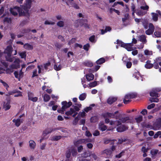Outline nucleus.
Listing matches in <instances>:
<instances>
[{"mask_svg": "<svg viewBox=\"0 0 161 161\" xmlns=\"http://www.w3.org/2000/svg\"><path fill=\"white\" fill-rule=\"evenodd\" d=\"M13 51V48L11 45L7 46L6 48L5 49L4 53L7 54L5 56L7 61L11 62L13 61L14 57H11Z\"/></svg>", "mask_w": 161, "mask_h": 161, "instance_id": "obj_1", "label": "nucleus"}, {"mask_svg": "<svg viewBox=\"0 0 161 161\" xmlns=\"http://www.w3.org/2000/svg\"><path fill=\"white\" fill-rule=\"evenodd\" d=\"M10 13L14 16L18 15V13H19V16H24V11L22 8L16 6L13 8H10Z\"/></svg>", "mask_w": 161, "mask_h": 161, "instance_id": "obj_2", "label": "nucleus"}, {"mask_svg": "<svg viewBox=\"0 0 161 161\" xmlns=\"http://www.w3.org/2000/svg\"><path fill=\"white\" fill-rule=\"evenodd\" d=\"M61 104L62 105V108L60 109H58L57 111L59 113L64 114V111L72 105V103L70 101L67 102L66 101H64L62 102Z\"/></svg>", "mask_w": 161, "mask_h": 161, "instance_id": "obj_3", "label": "nucleus"}, {"mask_svg": "<svg viewBox=\"0 0 161 161\" xmlns=\"http://www.w3.org/2000/svg\"><path fill=\"white\" fill-rule=\"evenodd\" d=\"M118 113L119 111H117L115 112L114 113L107 112L103 114L102 115L104 118L111 117L112 118H115L116 119H118L121 116V114H118Z\"/></svg>", "mask_w": 161, "mask_h": 161, "instance_id": "obj_4", "label": "nucleus"}, {"mask_svg": "<svg viewBox=\"0 0 161 161\" xmlns=\"http://www.w3.org/2000/svg\"><path fill=\"white\" fill-rule=\"evenodd\" d=\"M31 5L25 4L23 7V9L25 11V12H24V16H26L28 19H29L30 17L29 10L31 8Z\"/></svg>", "mask_w": 161, "mask_h": 161, "instance_id": "obj_5", "label": "nucleus"}, {"mask_svg": "<svg viewBox=\"0 0 161 161\" xmlns=\"http://www.w3.org/2000/svg\"><path fill=\"white\" fill-rule=\"evenodd\" d=\"M154 27L153 24L150 23L149 25V29L145 31V33L147 35H151L154 31Z\"/></svg>", "mask_w": 161, "mask_h": 161, "instance_id": "obj_6", "label": "nucleus"}, {"mask_svg": "<svg viewBox=\"0 0 161 161\" xmlns=\"http://www.w3.org/2000/svg\"><path fill=\"white\" fill-rule=\"evenodd\" d=\"M55 131V129L54 128H47L45 130L43 131L42 133V136L43 137H45L47 135L51 133L53 131Z\"/></svg>", "mask_w": 161, "mask_h": 161, "instance_id": "obj_7", "label": "nucleus"}, {"mask_svg": "<svg viewBox=\"0 0 161 161\" xmlns=\"http://www.w3.org/2000/svg\"><path fill=\"white\" fill-rule=\"evenodd\" d=\"M122 45V47L125 48L128 51H130L133 50L132 47L133 46V44L132 43H124Z\"/></svg>", "mask_w": 161, "mask_h": 161, "instance_id": "obj_8", "label": "nucleus"}, {"mask_svg": "<svg viewBox=\"0 0 161 161\" xmlns=\"http://www.w3.org/2000/svg\"><path fill=\"white\" fill-rule=\"evenodd\" d=\"M128 129V127L121 124L117 127L116 130L118 132H122L127 130Z\"/></svg>", "mask_w": 161, "mask_h": 161, "instance_id": "obj_9", "label": "nucleus"}, {"mask_svg": "<svg viewBox=\"0 0 161 161\" xmlns=\"http://www.w3.org/2000/svg\"><path fill=\"white\" fill-rule=\"evenodd\" d=\"M121 124V122L119 120H111L110 122V125L112 126L114 128H115L117 126L118 127Z\"/></svg>", "mask_w": 161, "mask_h": 161, "instance_id": "obj_10", "label": "nucleus"}, {"mask_svg": "<svg viewBox=\"0 0 161 161\" xmlns=\"http://www.w3.org/2000/svg\"><path fill=\"white\" fill-rule=\"evenodd\" d=\"M117 100V98L115 97H109L107 100V103L109 104H111Z\"/></svg>", "mask_w": 161, "mask_h": 161, "instance_id": "obj_11", "label": "nucleus"}, {"mask_svg": "<svg viewBox=\"0 0 161 161\" xmlns=\"http://www.w3.org/2000/svg\"><path fill=\"white\" fill-rule=\"evenodd\" d=\"M153 64L151 63V61L147 60L145 65V67L147 69H150L153 67Z\"/></svg>", "mask_w": 161, "mask_h": 161, "instance_id": "obj_12", "label": "nucleus"}, {"mask_svg": "<svg viewBox=\"0 0 161 161\" xmlns=\"http://www.w3.org/2000/svg\"><path fill=\"white\" fill-rule=\"evenodd\" d=\"M12 121L15 123V125L16 126L19 127L21 124L23 123V120L20 119H14Z\"/></svg>", "mask_w": 161, "mask_h": 161, "instance_id": "obj_13", "label": "nucleus"}, {"mask_svg": "<svg viewBox=\"0 0 161 161\" xmlns=\"http://www.w3.org/2000/svg\"><path fill=\"white\" fill-rule=\"evenodd\" d=\"M154 126L156 128L160 129L161 128V118L158 119L154 124Z\"/></svg>", "mask_w": 161, "mask_h": 161, "instance_id": "obj_14", "label": "nucleus"}, {"mask_svg": "<svg viewBox=\"0 0 161 161\" xmlns=\"http://www.w3.org/2000/svg\"><path fill=\"white\" fill-rule=\"evenodd\" d=\"M136 95L134 93H129L126 95L125 96V99H130L135 98Z\"/></svg>", "mask_w": 161, "mask_h": 161, "instance_id": "obj_15", "label": "nucleus"}, {"mask_svg": "<svg viewBox=\"0 0 161 161\" xmlns=\"http://www.w3.org/2000/svg\"><path fill=\"white\" fill-rule=\"evenodd\" d=\"M138 57L139 59L142 62H144L147 59V56H145L142 54H139L138 55Z\"/></svg>", "mask_w": 161, "mask_h": 161, "instance_id": "obj_16", "label": "nucleus"}, {"mask_svg": "<svg viewBox=\"0 0 161 161\" xmlns=\"http://www.w3.org/2000/svg\"><path fill=\"white\" fill-rule=\"evenodd\" d=\"M75 105H77L76 106H74L73 105L72 107H73V109L75 110V112H78L80 110V108H81L82 105L80 104H78L77 103H76L75 104Z\"/></svg>", "mask_w": 161, "mask_h": 161, "instance_id": "obj_17", "label": "nucleus"}, {"mask_svg": "<svg viewBox=\"0 0 161 161\" xmlns=\"http://www.w3.org/2000/svg\"><path fill=\"white\" fill-rule=\"evenodd\" d=\"M85 142V139H80L74 142V144L76 147H78L79 144L84 143Z\"/></svg>", "mask_w": 161, "mask_h": 161, "instance_id": "obj_18", "label": "nucleus"}, {"mask_svg": "<svg viewBox=\"0 0 161 161\" xmlns=\"http://www.w3.org/2000/svg\"><path fill=\"white\" fill-rule=\"evenodd\" d=\"M99 129L102 131H104L107 129V126L103 124L100 123L99 124Z\"/></svg>", "mask_w": 161, "mask_h": 161, "instance_id": "obj_19", "label": "nucleus"}, {"mask_svg": "<svg viewBox=\"0 0 161 161\" xmlns=\"http://www.w3.org/2000/svg\"><path fill=\"white\" fill-rule=\"evenodd\" d=\"M86 78L88 81L93 80L94 78V75L92 73L87 74L86 75Z\"/></svg>", "mask_w": 161, "mask_h": 161, "instance_id": "obj_20", "label": "nucleus"}, {"mask_svg": "<svg viewBox=\"0 0 161 161\" xmlns=\"http://www.w3.org/2000/svg\"><path fill=\"white\" fill-rule=\"evenodd\" d=\"M24 47L27 50H31L33 49V46L28 43H25L24 45Z\"/></svg>", "mask_w": 161, "mask_h": 161, "instance_id": "obj_21", "label": "nucleus"}, {"mask_svg": "<svg viewBox=\"0 0 161 161\" xmlns=\"http://www.w3.org/2000/svg\"><path fill=\"white\" fill-rule=\"evenodd\" d=\"M29 146L31 149H34L36 147V144L35 142L32 140H31L29 141Z\"/></svg>", "mask_w": 161, "mask_h": 161, "instance_id": "obj_22", "label": "nucleus"}, {"mask_svg": "<svg viewBox=\"0 0 161 161\" xmlns=\"http://www.w3.org/2000/svg\"><path fill=\"white\" fill-rule=\"evenodd\" d=\"M71 151L70 149H69L67 150L65 153V156L66 158H67V159L66 160V161H69V158H70L71 156Z\"/></svg>", "mask_w": 161, "mask_h": 161, "instance_id": "obj_23", "label": "nucleus"}, {"mask_svg": "<svg viewBox=\"0 0 161 161\" xmlns=\"http://www.w3.org/2000/svg\"><path fill=\"white\" fill-rule=\"evenodd\" d=\"M86 97V93H83L80 94L79 97V100L80 101L84 100Z\"/></svg>", "mask_w": 161, "mask_h": 161, "instance_id": "obj_24", "label": "nucleus"}, {"mask_svg": "<svg viewBox=\"0 0 161 161\" xmlns=\"http://www.w3.org/2000/svg\"><path fill=\"white\" fill-rule=\"evenodd\" d=\"M105 61V58H102L97 60L96 61V63L97 64H101L104 63Z\"/></svg>", "mask_w": 161, "mask_h": 161, "instance_id": "obj_25", "label": "nucleus"}, {"mask_svg": "<svg viewBox=\"0 0 161 161\" xmlns=\"http://www.w3.org/2000/svg\"><path fill=\"white\" fill-rule=\"evenodd\" d=\"M129 120L130 118L128 116L122 117L120 119H119L120 121H121L123 123H125Z\"/></svg>", "mask_w": 161, "mask_h": 161, "instance_id": "obj_26", "label": "nucleus"}, {"mask_svg": "<svg viewBox=\"0 0 161 161\" xmlns=\"http://www.w3.org/2000/svg\"><path fill=\"white\" fill-rule=\"evenodd\" d=\"M75 111L73 108H71L70 110L69 111H66L65 114L67 116L71 115L74 113H75Z\"/></svg>", "mask_w": 161, "mask_h": 161, "instance_id": "obj_27", "label": "nucleus"}, {"mask_svg": "<svg viewBox=\"0 0 161 161\" xmlns=\"http://www.w3.org/2000/svg\"><path fill=\"white\" fill-rule=\"evenodd\" d=\"M10 103L9 101H8L6 104L4 105V108H5V111H7L10 108L11 106Z\"/></svg>", "mask_w": 161, "mask_h": 161, "instance_id": "obj_28", "label": "nucleus"}, {"mask_svg": "<svg viewBox=\"0 0 161 161\" xmlns=\"http://www.w3.org/2000/svg\"><path fill=\"white\" fill-rule=\"evenodd\" d=\"M50 98L51 97L50 96L47 94H45L44 95L43 100L45 102H47L50 99Z\"/></svg>", "mask_w": 161, "mask_h": 161, "instance_id": "obj_29", "label": "nucleus"}, {"mask_svg": "<svg viewBox=\"0 0 161 161\" xmlns=\"http://www.w3.org/2000/svg\"><path fill=\"white\" fill-rule=\"evenodd\" d=\"M62 136H53L52 138V140L53 141H58L60 140Z\"/></svg>", "mask_w": 161, "mask_h": 161, "instance_id": "obj_30", "label": "nucleus"}, {"mask_svg": "<svg viewBox=\"0 0 161 161\" xmlns=\"http://www.w3.org/2000/svg\"><path fill=\"white\" fill-rule=\"evenodd\" d=\"M152 17H153V21H156L158 20V14H156L155 13H152Z\"/></svg>", "mask_w": 161, "mask_h": 161, "instance_id": "obj_31", "label": "nucleus"}, {"mask_svg": "<svg viewBox=\"0 0 161 161\" xmlns=\"http://www.w3.org/2000/svg\"><path fill=\"white\" fill-rule=\"evenodd\" d=\"M158 93H156L154 91H152L150 93V95L151 97H158Z\"/></svg>", "mask_w": 161, "mask_h": 161, "instance_id": "obj_32", "label": "nucleus"}, {"mask_svg": "<svg viewBox=\"0 0 161 161\" xmlns=\"http://www.w3.org/2000/svg\"><path fill=\"white\" fill-rule=\"evenodd\" d=\"M98 120V117L97 116L92 117L90 119L91 122L92 123H95Z\"/></svg>", "mask_w": 161, "mask_h": 161, "instance_id": "obj_33", "label": "nucleus"}, {"mask_svg": "<svg viewBox=\"0 0 161 161\" xmlns=\"http://www.w3.org/2000/svg\"><path fill=\"white\" fill-rule=\"evenodd\" d=\"M70 151L72 156L73 157H75L77 154L76 150L75 148H72L71 149H70Z\"/></svg>", "mask_w": 161, "mask_h": 161, "instance_id": "obj_34", "label": "nucleus"}, {"mask_svg": "<svg viewBox=\"0 0 161 161\" xmlns=\"http://www.w3.org/2000/svg\"><path fill=\"white\" fill-rule=\"evenodd\" d=\"M140 40L143 42H146V37L144 35H142L140 37Z\"/></svg>", "mask_w": 161, "mask_h": 161, "instance_id": "obj_35", "label": "nucleus"}, {"mask_svg": "<svg viewBox=\"0 0 161 161\" xmlns=\"http://www.w3.org/2000/svg\"><path fill=\"white\" fill-rule=\"evenodd\" d=\"M124 18H122V21L123 22H125L126 20H128L129 19V14L128 13H126L124 15Z\"/></svg>", "mask_w": 161, "mask_h": 161, "instance_id": "obj_36", "label": "nucleus"}, {"mask_svg": "<svg viewBox=\"0 0 161 161\" xmlns=\"http://www.w3.org/2000/svg\"><path fill=\"white\" fill-rule=\"evenodd\" d=\"M98 82H99L94 81L93 82L89 84V86L91 87H95L97 85Z\"/></svg>", "mask_w": 161, "mask_h": 161, "instance_id": "obj_37", "label": "nucleus"}, {"mask_svg": "<svg viewBox=\"0 0 161 161\" xmlns=\"http://www.w3.org/2000/svg\"><path fill=\"white\" fill-rule=\"evenodd\" d=\"M149 101L151 103L152 102H156L157 103L159 102V100L157 97L153 98L150 97L149 99Z\"/></svg>", "mask_w": 161, "mask_h": 161, "instance_id": "obj_38", "label": "nucleus"}, {"mask_svg": "<svg viewBox=\"0 0 161 161\" xmlns=\"http://www.w3.org/2000/svg\"><path fill=\"white\" fill-rule=\"evenodd\" d=\"M57 25L60 27H63L64 25V22L63 21L60 20L57 23Z\"/></svg>", "mask_w": 161, "mask_h": 161, "instance_id": "obj_39", "label": "nucleus"}, {"mask_svg": "<svg viewBox=\"0 0 161 161\" xmlns=\"http://www.w3.org/2000/svg\"><path fill=\"white\" fill-rule=\"evenodd\" d=\"M6 71V74H10L11 73H12L14 71V70H13V69H11L10 67V68H6V69L5 70Z\"/></svg>", "mask_w": 161, "mask_h": 161, "instance_id": "obj_40", "label": "nucleus"}, {"mask_svg": "<svg viewBox=\"0 0 161 161\" xmlns=\"http://www.w3.org/2000/svg\"><path fill=\"white\" fill-rule=\"evenodd\" d=\"M154 35L157 37H161V31H155L154 32Z\"/></svg>", "mask_w": 161, "mask_h": 161, "instance_id": "obj_41", "label": "nucleus"}, {"mask_svg": "<svg viewBox=\"0 0 161 161\" xmlns=\"http://www.w3.org/2000/svg\"><path fill=\"white\" fill-rule=\"evenodd\" d=\"M62 66L60 64L58 66L56 64H55L54 65V69L57 70L59 71L61 69Z\"/></svg>", "mask_w": 161, "mask_h": 161, "instance_id": "obj_42", "label": "nucleus"}, {"mask_svg": "<svg viewBox=\"0 0 161 161\" xmlns=\"http://www.w3.org/2000/svg\"><path fill=\"white\" fill-rule=\"evenodd\" d=\"M113 11H114L118 15H119L120 14V12L118 10L115 9L114 8H111L110 9V13H112Z\"/></svg>", "mask_w": 161, "mask_h": 161, "instance_id": "obj_43", "label": "nucleus"}, {"mask_svg": "<svg viewBox=\"0 0 161 161\" xmlns=\"http://www.w3.org/2000/svg\"><path fill=\"white\" fill-rule=\"evenodd\" d=\"M79 119L78 116L75 117L73 121V125H76L77 124Z\"/></svg>", "mask_w": 161, "mask_h": 161, "instance_id": "obj_44", "label": "nucleus"}, {"mask_svg": "<svg viewBox=\"0 0 161 161\" xmlns=\"http://www.w3.org/2000/svg\"><path fill=\"white\" fill-rule=\"evenodd\" d=\"M81 156L84 158H86L90 156V155H89L88 153L86 151H85L81 154Z\"/></svg>", "mask_w": 161, "mask_h": 161, "instance_id": "obj_45", "label": "nucleus"}, {"mask_svg": "<svg viewBox=\"0 0 161 161\" xmlns=\"http://www.w3.org/2000/svg\"><path fill=\"white\" fill-rule=\"evenodd\" d=\"M14 75L15 77L16 78H17L19 81H20V80L21 78L20 77V76H19L18 72L17 71H15L14 72Z\"/></svg>", "mask_w": 161, "mask_h": 161, "instance_id": "obj_46", "label": "nucleus"}, {"mask_svg": "<svg viewBox=\"0 0 161 161\" xmlns=\"http://www.w3.org/2000/svg\"><path fill=\"white\" fill-rule=\"evenodd\" d=\"M90 47V45L89 43H87L83 46V49L86 51H88L89 48Z\"/></svg>", "mask_w": 161, "mask_h": 161, "instance_id": "obj_47", "label": "nucleus"}, {"mask_svg": "<svg viewBox=\"0 0 161 161\" xmlns=\"http://www.w3.org/2000/svg\"><path fill=\"white\" fill-rule=\"evenodd\" d=\"M76 41V39L75 38H72L68 42V45H71L72 44L75 43Z\"/></svg>", "mask_w": 161, "mask_h": 161, "instance_id": "obj_48", "label": "nucleus"}, {"mask_svg": "<svg viewBox=\"0 0 161 161\" xmlns=\"http://www.w3.org/2000/svg\"><path fill=\"white\" fill-rule=\"evenodd\" d=\"M55 47L58 49L61 48L63 46V45L59 43H56L55 44Z\"/></svg>", "mask_w": 161, "mask_h": 161, "instance_id": "obj_49", "label": "nucleus"}, {"mask_svg": "<svg viewBox=\"0 0 161 161\" xmlns=\"http://www.w3.org/2000/svg\"><path fill=\"white\" fill-rule=\"evenodd\" d=\"M144 54L146 55H150L153 54L152 51H149L148 50H146L144 51Z\"/></svg>", "mask_w": 161, "mask_h": 161, "instance_id": "obj_50", "label": "nucleus"}, {"mask_svg": "<svg viewBox=\"0 0 161 161\" xmlns=\"http://www.w3.org/2000/svg\"><path fill=\"white\" fill-rule=\"evenodd\" d=\"M148 148H146L145 147L143 146L141 149V151L143 153H147L148 150Z\"/></svg>", "mask_w": 161, "mask_h": 161, "instance_id": "obj_51", "label": "nucleus"}, {"mask_svg": "<svg viewBox=\"0 0 161 161\" xmlns=\"http://www.w3.org/2000/svg\"><path fill=\"white\" fill-rule=\"evenodd\" d=\"M85 65L87 67H92L93 66V64L91 62H87L85 63Z\"/></svg>", "mask_w": 161, "mask_h": 161, "instance_id": "obj_52", "label": "nucleus"}, {"mask_svg": "<svg viewBox=\"0 0 161 161\" xmlns=\"http://www.w3.org/2000/svg\"><path fill=\"white\" fill-rule=\"evenodd\" d=\"M29 100L32 101L33 102H36L38 100V98L36 97H29Z\"/></svg>", "mask_w": 161, "mask_h": 161, "instance_id": "obj_53", "label": "nucleus"}, {"mask_svg": "<svg viewBox=\"0 0 161 161\" xmlns=\"http://www.w3.org/2000/svg\"><path fill=\"white\" fill-rule=\"evenodd\" d=\"M125 153V151H123L121 152L120 153L116 155L115 157L117 158H120L122 155H124Z\"/></svg>", "mask_w": 161, "mask_h": 161, "instance_id": "obj_54", "label": "nucleus"}, {"mask_svg": "<svg viewBox=\"0 0 161 161\" xmlns=\"http://www.w3.org/2000/svg\"><path fill=\"white\" fill-rule=\"evenodd\" d=\"M31 31L29 29H25L22 31V32L23 34L28 33Z\"/></svg>", "mask_w": 161, "mask_h": 161, "instance_id": "obj_55", "label": "nucleus"}, {"mask_svg": "<svg viewBox=\"0 0 161 161\" xmlns=\"http://www.w3.org/2000/svg\"><path fill=\"white\" fill-rule=\"evenodd\" d=\"M20 56L22 58H25L26 57V53L25 52L21 53L19 54Z\"/></svg>", "mask_w": 161, "mask_h": 161, "instance_id": "obj_56", "label": "nucleus"}, {"mask_svg": "<svg viewBox=\"0 0 161 161\" xmlns=\"http://www.w3.org/2000/svg\"><path fill=\"white\" fill-rule=\"evenodd\" d=\"M142 116H140L139 117L136 118V120L138 123L142 121Z\"/></svg>", "mask_w": 161, "mask_h": 161, "instance_id": "obj_57", "label": "nucleus"}, {"mask_svg": "<svg viewBox=\"0 0 161 161\" xmlns=\"http://www.w3.org/2000/svg\"><path fill=\"white\" fill-rule=\"evenodd\" d=\"M105 153L108 155H110L112 151L109 149H107L105 150Z\"/></svg>", "mask_w": 161, "mask_h": 161, "instance_id": "obj_58", "label": "nucleus"}, {"mask_svg": "<svg viewBox=\"0 0 161 161\" xmlns=\"http://www.w3.org/2000/svg\"><path fill=\"white\" fill-rule=\"evenodd\" d=\"M155 104L154 103H152L151 104L148 105L147 107V108L148 109H150L154 107Z\"/></svg>", "mask_w": 161, "mask_h": 161, "instance_id": "obj_59", "label": "nucleus"}, {"mask_svg": "<svg viewBox=\"0 0 161 161\" xmlns=\"http://www.w3.org/2000/svg\"><path fill=\"white\" fill-rule=\"evenodd\" d=\"M149 6L147 5H146L145 6H141L140 7V8L142 9H143L144 10H148L149 9Z\"/></svg>", "mask_w": 161, "mask_h": 161, "instance_id": "obj_60", "label": "nucleus"}, {"mask_svg": "<svg viewBox=\"0 0 161 161\" xmlns=\"http://www.w3.org/2000/svg\"><path fill=\"white\" fill-rule=\"evenodd\" d=\"M93 135L95 136H98L100 135V132L97 130H95L93 133Z\"/></svg>", "mask_w": 161, "mask_h": 161, "instance_id": "obj_61", "label": "nucleus"}, {"mask_svg": "<svg viewBox=\"0 0 161 161\" xmlns=\"http://www.w3.org/2000/svg\"><path fill=\"white\" fill-rule=\"evenodd\" d=\"M17 93V94L14 95V97H19L22 96V92H21L19 91V92Z\"/></svg>", "mask_w": 161, "mask_h": 161, "instance_id": "obj_62", "label": "nucleus"}, {"mask_svg": "<svg viewBox=\"0 0 161 161\" xmlns=\"http://www.w3.org/2000/svg\"><path fill=\"white\" fill-rule=\"evenodd\" d=\"M86 115V113L85 112L83 111L82 112H80L78 115V117L79 116H80L81 117H84Z\"/></svg>", "mask_w": 161, "mask_h": 161, "instance_id": "obj_63", "label": "nucleus"}, {"mask_svg": "<svg viewBox=\"0 0 161 161\" xmlns=\"http://www.w3.org/2000/svg\"><path fill=\"white\" fill-rule=\"evenodd\" d=\"M154 62L158 63L161 61V57H158L156 58L155 60H154Z\"/></svg>", "mask_w": 161, "mask_h": 161, "instance_id": "obj_64", "label": "nucleus"}]
</instances>
